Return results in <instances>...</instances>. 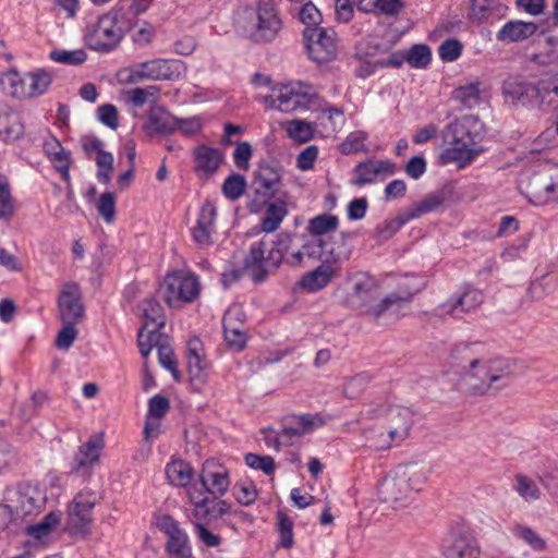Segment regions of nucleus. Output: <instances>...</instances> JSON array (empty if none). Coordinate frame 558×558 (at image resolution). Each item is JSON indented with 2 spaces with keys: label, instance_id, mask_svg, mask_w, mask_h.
Here are the masks:
<instances>
[{
  "label": "nucleus",
  "instance_id": "41",
  "mask_svg": "<svg viewBox=\"0 0 558 558\" xmlns=\"http://www.w3.org/2000/svg\"><path fill=\"white\" fill-rule=\"evenodd\" d=\"M324 424L325 421L318 415L303 414L293 416L291 425L286 427L290 436L301 437Z\"/></svg>",
  "mask_w": 558,
  "mask_h": 558
},
{
  "label": "nucleus",
  "instance_id": "39",
  "mask_svg": "<svg viewBox=\"0 0 558 558\" xmlns=\"http://www.w3.org/2000/svg\"><path fill=\"white\" fill-rule=\"evenodd\" d=\"M26 74L21 75L15 70L8 71L0 77L3 93L14 98H26Z\"/></svg>",
  "mask_w": 558,
  "mask_h": 558
},
{
  "label": "nucleus",
  "instance_id": "44",
  "mask_svg": "<svg viewBox=\"0 0 558 558\" xmlns=\"http://www.w3.org/2000/svg\"><path fill=\"white\" fill-rule=\"evenodd\" d=\"M223 336L227 344L235 350L241 351L246 345L247 335L244 325L236 322L222 320Z\"/></svg>",
  "mask_w": 558,
  "mask_h": 558
},
{
  "label": "nucleus",
  "instance_id": "38",
  "mask_svg": "<svg viewBox=\"0 0 558 558\" xmlns=\"http://www.w3.org/2000/svg\"><path fill=\"white\" fill-rule=\"evenodd\" d=\"M100 449L101 441L95 438H92L82 445L74 456L73 470L80 471L81 469L88 468L98 461Z\"/></svg>",
  "mask_w": 558,
  "mask_h": 558
},
{
  "label": "nucleus",
  "instance_id": "4",
  "mask_svg": "<svg viewBox=\"0 0 558 558\" xmlns=\"http://www.w3.org/2000/svg\"><path fill=\"white\" fill-rule=\"evenodd\" d=\"M429 472L428 466L418 462L398 465L379 482V500L395 510L409 507L426 484Z\"/></svg>",
  "mask_w": 558,
  "mask_h": 558
},
{
  "label": "nucleus",
  "instance_id": "46",
  "mask_svg": "<svg viewBox=\"0 0 558 558\" xmlns=\"http://www.w3.org/2000/svg\"><path fill=\"white\" fill-rule=\"evenodd\" d=\"M26 98L41 96L49 88L52 77L45 70L26 74Z\"/></svg>",
  "mask_w": 558,
  "mask_h": 558
},
{
  "label": "nucleus",
  "instance_id": "35",
  "mask_svg": "<svg viewBox=\"0 0 558 558\" xmlns=\"http://www.w3.org/2000/svg\"><path fill=\"white\" fill-rule=\"evenodd\" d=\"M365 445L374 450H387L397 445L385 424L374 425L363 432Z\"/></svg>",
  "mask_w": 558,
  "mask_h": 558
},
{
  "label": "nucleus",
  "instance_id": "20",
  "mask_svg": "<svg viewBox=\"0 0 558 558\" xmlns=\"http://www.w3.org/2000/svg\"><path fill=\"white\" fill-rule=\"evenodd\" d=\"M57 303L62 323H78L83 318L82 292L77 283H63Z\"/></svg>",
  "mask_w": 558,
  "mask_h": 558
},
{
  "label": "nucleus",
  "instance_id": "14",
  "mask_svg": "<svg viewBox=\"0 0 558 558\" xmlns=\"http://www.w3.org/2000/svg\"><path fill=\"white\" fill-rule=\"evenodd\" d=\"M143 327L138 331V348L144 357L150 353L153 341L162 338L159 330L165 326V315L161 305L153 300H145L143 303Z\"/></svg>",
  "mask_w": 558,
  "mask_h": 558
},
{
  "label": "nucleus",
  "instance_id": "48",
  "mask_svg": "<svg viewBox=\"0 0 558 558\" xmlns=\"http://www.w3.org/2000/svg\"><path fill=\"white\" fill-rule=\"evenodd\" d=\"M538 101L553 108H558V73L542 78L538 82Z\"/></svg>",
  "mask_w": 558,
  "mask_h": 558
},
{
  "label": "nucleus",
  "instance_id": "25",
  "mask_svg": "<svg viewBox=\"0 0 558 558\" xmlns=\"http://www.w3.org/2000/svg\"><path fill=\"white\" fill-rule=\"evenodd\" d=\"M216 217L215 205L209 201L205 202L199 209L196 225L192 229L193 240L198 246L206 247L213 244L211 235L215 232Z\"/></svg>",
  "mask_w": 558,
  "mask_h": 558
},
{
  "label": "nucleus",
  "instance_id": "55",
  "mask_svg": "<svg viewBox=\"0 0 558 558\" xmlns=\"http://www.w3.org/2000/svg\"><path fill=\"white\" fill-rule=\"evenodd\" d=\"M369 383V377L365 373L356 374L349 377L343 383L342 392L348 399H356L360 397Z\"/></svg>",
  "mask_w": 558,
  "mask_h": 558
},
{
  "label": "nucleus",
  "instance_id": "22",
  "mask_svg": "<svg viewBox=\"0 0 558 558\" xmlns=\"http://www.w3.org/2000/svg\"><path fill=\"white\" fill-rule=\"evenodd\" d=\"M199 477L203 487L213 496L225 495L230 486L228 470L215 460L204 463Z\"/></svg>",
  "mask_w": 558,
  "mask_h": 558
},
{
  "label": "nucleus",
  "instance_id": "29",
  "mask_svg": "<svg viewBox=\"0 0 558 558\" xmlns=\"http://www.w3.org/2000/svg\"><path fill=\"white\" fill-rule=\"evenodd\" d=\"M194 172L199 177L214 174L220 167L223 156L218 148L198 145L193 149Z\"/></svg>",
  "mask_w": 558,
  "mask_h": 558
},
{
  "label": "nucleus",
  "instance_id": "42",
  "mask_svg": "<svg viewBox=\"0 0 558 558\" xmlns=\"http://www.w3.org/2000/svg\"><path fill=\"white\" fill-rule=\"evenodd\" d=\"M513 490L526 502H534L542 497V490L537 483L525 474L514 476Z\"/></svg>",
  "mask_w": 558,
  "mask_h": 558
},
{
  "label": "nucleus",
  "instance_id": "6",
  "mask_svg": "<svg viewBox=\"0 0 558 558\" xmlns=\"http://www.w3.org/2000/svg\"><path fill=\"white\" fill-rule=\"evenodd\" d=\"M316 96L313 86L295 82L272 88L270 95L259 97L258 99L269 109L292 112L298 109H307Z\"/></svg>",
  "mask_w": 558,
  "mask_h": 558
},
{
  "label": "nucleus",
  "instance_id": "17",
  "mask_svg": "<svg viewBox=\"0 0 558 558\" xmlns=\"http://www.w3.org/2000/svg\"><path fill=\"white\" fill-rule=\"evenodd\" d=\"M484 302V294L481 290L464 286L461 291L453 293L446 301L437 306L439 315H448L460 319L465 314L473 313Z\"/></svg>",
  "mask_w": 558,
  "mask_h": 558
},
{
  "label": "nucleus",
  "instance_id": "31",
  "mask_svg": "<svg viewBox=\"0 0 558 558\" xmlns=\"http://www.w3.org/2000/svg\"><path fill=\"white\" fill-rule=\"evenodd\" d=\"M538 29L534 22L520 20L507 22L497 33V40L501 43H519L531 38Z\"/></svg>",
  "mask_w": 558,
  "mask_h": 558
},
{
  "label": "nucleus",
  "instance_id": "60",
  "mask_svg": "<svg viewBox=\"0 0 558 558\" xmlns=\"http://www.w3.org/2000/svg\"><path fill=\"white\" fill-rule=\"evenodd\" d=\"M430 49L426 45H414L405 51L407 62L413 68H425L430 62Z\"/></svg>",
  "mask_w": 558,
  "mask_h": 558
},
{
  "label": "nucleus",
  "instance_id": "61",
  "mask_svg": "<svg viewBox=\"0 0 558 558\" xmlns=\"http://www.w3.org/2000/svg\"><path fill=\"white\" fill-rule=\"evenodd\" d=\"M313 126L311 123L302 120L290 121L287 126L288 135L300 143H305L313 137Z\"/></svg>",
  "mask_w": 558,
  "mask_h": 558
},
{
  "label": "nucleus",
  "instance_id": "13",
  "mask_svg": "<svg viewBox=\"0 0 558 558\" xmlns=\"http://www.w3.org/2000/svg\"><path fill=\"white\" fill-rule=\"evenodd\" d=\"M304 40L310 58L317 63L333 60L338 52L336 32L332 28L306 27Z\"/></svg>",
  "mask_w": 558,
  "mask_h": 558
},
{
  "label": "nucleus",
  "instance_id": "49",
  "mask_svg": "<svg viewBox=\"0 0 558 558\" xmlns=\"http://www.w3.org/2000/svg\"><path fill=\"white\" fill-rule=\"evenodd\" d=\"M408 221H410V218L405 210L399 214L396 218L386 219L376 227L374 231V238L378 242H385L389 240Z\"/></svg>",
  "mask_w": 558,
  "mask_h": 558
},
{
  "label": "nucleus",
  "instance_id": "28",
  "mask_svg": "<svg viewBox=\"0 0 558 558\" xmlns=\"http://www.w3.org/2000/svg\"><path fill=\"white\" fill-rule=\"evenodd\" d=\"M396 170V163L389 160L372 159L360 162L354 169L356 173L354 185L363 186L367 183H373L380 175H392Z\"/></svg>",
  "mask_w": 558,
  "mask_h": 558
},
{
  "label": "nucleus",
  "instance_id": "1",
  "mask_svg": "<svg viewBox=\"0 0 558 558\" xmlns=\"http://www.w3.org/2000/svg\"><path fill=\"white\" fill-rule=\"evenodd\" d=\"M380 294L378 280L367 272L352 277V289L347 296L348 304L361 310L378 325H390L405 315V307L412 302L414 292H392L377 301Z\"/></svg>",
  "mask_w": 558,
  "mask_h": 558
},
{
  "label": "nucleus",
  "instance_id": "54",
  "mask_svg": "<svg viewBox=\"0 0 558 558\" xmlns=\"http://www.w3.org/2000/svg\"><path fill=\"white\" fill-rule=\"evenodd\" d=\"M444 202V197L438 194L427 195L424 199L405 210L410 220L424 214L436 210Z\"/></svg>",
  "mask_w": 558,
  "mask_h": 558
},
{
  "label": "nucleus",
  "instance_id": "21",
  "mask_svg": "<svg viewBox=\"0 0 558 558\" xmlns=\"http://www.w3.org/2000/svg\"><path fill=\"white\" fill-rule=\"evenodd\" d=\"M281 171L277 166L260 163L254 172L252 186L257 195L270 198L281 189Z\"/></svg>",
  "mask_w": 558,
  "mask_h": 558
},
{
  "label": "nucleus",
  "instance_id": "37",
  "mask_svg": "<svg viewBox=\"0 0 558 558\" xmlns=\"http://www.w3.org/2000/svg\"><path fill=\"white\" fill-rule=\"evenodd\" d=\"M502 5L499 0H472L469 17L474 23H482L500 14Z\"/></svg>",
  "mask_w": 558,
  "mask_h": 558
},
{
  "label": "nucleus",
  "instance_id": "62",
  "mask_svg": "<svg viewBox=\"0 0 558 558\" xmlns=\"http://www.w3.org/2000/svg\"><path fill=\"white\" fill-rule=\"evenodd\" d=\"M87 58L83 49L76 50H52L50 59L58 63L78 65L85 62Z\"/></svg>",
  "mask_w": 558,
  "mask_h": 558
},
{
  "label": "nucleus",
  "instance_id": "23",
  "mask_svg": "<svg viewBox=\"0 0 558 558\" xmlns=\"http://www.w3.org/2000/svg\"><path fill=\"white\" fill-rule=\"evenodd\" d=\"M501 89L505 98L513 104L521 102L522 105H527L534 99L538 100L539 96L538 83L533 84L522 76L508 77L504 81Z\"/></svg>",
  "mask_w": 558,
  "mask_h": 558
},
{
  "label": "nucleus",
  "instance_id": "56",
  "mask_svg": "<svg viewBox=\"0 0 558 558\" xmlns=\"http://www.w3.org/2000/svg\"><path fill=\"white\" fill-rule=\"evenodd\" d=\"M539 482L553 502L558 505V464H550L539 476Z\"/></svg>",
  "mask_w": 558,
  "mask_h": 558
},
{
  "label": "nucleus",
  "instance_id": "16",
  "mask_svg": "<svg viewBox=\"0 0 558 558\" xmlns=\"http://www.w3.org/2000/svg\"><path fill=\"white\" fill-rule=\"evenodd\" d=\"M123 37L122 28L114 15L101 16L97 24L86 35L87 46L98 52H109L114 49Z\"/></svg>",
  "mask_w": 558,
  "mask_h": 558
},
{
  "label": "nucleus",
  "instance_id": "7",
  "mask_svg": "<svg viewBox=\"0 0 558 558\" xmlns=\"http://www.w3.org/2000/svg\"><path fill=\"white\" fill-rule=\"evenodd\" d=\"M4 501L14 519L24 520L41 510L46 496L37 486L21 483L7 488Z\"/></svg>",
  "mask_w": 558,
  "mask_h": 558
},
{
  "label": "nucleus",
  "instance_id": "3",
  "mask_svg": "<svg viewBox=\"0 0 558 558\" xmlns=\"http://www.w3.org/2000/svg\"><path fill=\"white\" fill-rule=\"evenodd\" d=\"M484 136L485 126L477 117L470 114L456 119L444 129L447 147L440 155L441 161L464 168L484 151L480 145Z\"/></svg>",
  "mask_w": 558,
  "mask_h": 558
},
{
  "label": "nucleus",
  "instance_id": "47",
  "mask_svg": "<svg viewBox=\"0 0 558 558\" xmlns=\"http://www.w3.org/2000/svg\"><path fill=\"white\" fill-rule=\"evenodd\" d=\"M339 226V219L335 215L322 214L308 220L306 230L313 236L319 238L335 231Z\"/></svg>",
  "mask_w": 558,
  "mask_h": 558
},
{
  "label": "nucleus",
  "instance_id": "12",
  "mask_svg": "<svg viewBox=\"0 0 558 558\" xmlns=\"http://www.w3.org/2000/svg\"><path fill=\"white\" fill-rule=\"evenodd\" d=\"M99 496L92 489H82L68 506L66 529L73 534L86 535L93 523V509Z\"/></svg>",
  "mask_w": 558,
  "mask_h": 558
},
{
  "label": "nucleus",
  "instance_id": "11",
  "mask_svg": "<svg viewBox=\"0 0 558 558\" xmlns=\"http://www.w3.org/2000/svg\"><path fill=\"white\" fill-rule=\"evenodd\" d=\"M197 278L189 272L178 270L168 274L160 286V293L169 306H175L179 302H193L199 294Z\"/></svg>",
  "mask_w": 558,
  "mask_h": 558
},
{
  "label": "nucleus",
  "instance_id": "59",
  "mask_svg": "<svg viewBox=\"0 0 558 558\" xmlns=\"http://www.w3.org/2000/svg\"><path fill=\"white\" fill-rule=\"evenodd\" d=\"M14 214V206L7 177L0 174V218L9 219Z\"/></svg>",
  "mask_w": 558,
  "mask_h": 558
},
{
  "label": "nucleus",
  "instance_id": "10",
  "mask_svg": "<svg viewBox=\"0 0 558 558\" xmlns=\"http://www.w3.org/2000/svg\"><path fill=\"white\" fill-rule=\"evenodd\" d=\"M154 524L167 536L165 551L169 558H192L190 537L173 517L158 512L154 515Z\"/></svg>",
  "mask_w": 558,
  "mask_h": 558
},
{
  "label": "nucleus",
  "instance_id": "57",
  "mask_svg": "<svg viewBox=\"0 0 558 558\" xmlns=\"http://www.w3.org/2000/svg\"><path fill=\"white\" fill-rule=\"evenodd\" d=\"M246 181L241 174L229 175L222 184V193L230 201L239 199L245 192Z\"/></svg>",
  "mask_w": 558,
  "mask_h": 558
},
{
  "label": "nucleus",
  "instance_id": "63",
  "mask_svg": "<svg viewBox=\"0 0 558 558\" xmlns=\"http://www.w3.org/2000/svg\"><path fill=\"white\" fill-rule=\"evenodd\" d=\"M277 520L280 545L284 548H290L293 545V522L282 511H278Z\"/></svg>",
  "mask_w": 558,
  "mask_h": 558
},
{
  "label": "nucleus",
  "instance_id": "9",
  "mask_svg": "<svg viewBox=\"0 0 558 558\" xmlns=\"http://www.w3.org/2000/svg\"><path fill=\"white\" fill-rule=\"evenodd\" d=\"M526 197L535 204H544L558 196V163L545 162L524 182Z\"/></svg>",
  "mask_w": 558,
  "mask_h": 558
},
{
  "label": "nucleus",
  "instance_id": "45",
  "mask_svg": "<svg viewBox=\"0 0 558 558\" xmlns=\"http://www.w3.org/2000/svg\"><path fill=\"white\" fill-rule=\"evenodd\" d=\"M202 342L193 338L187 343V369L191 379H198L205 369V361L202 355Z\"/></svg>",
  "mask_w": 558,
  "mask_h": 558
},
{
  "label": "nucleus",
  "instance_id": "15",
  "mask_svg": "<svg viewBox=\"0 0 558 558\" xmlns=\"http://www.w3.org/2000/svg\"><path fill=\"white\" fill-rule=\"evenodd\" d=\"M354 7L364 13L397 14L402 8L400 0H335L336 19L348 23L354 14Z\"/></svg>",
  "mask_w": 558,
  "mask_h": 558
},
{
  "label": "nucleus",
  "instance_id": "2",
  "mask_svg": "<svg viewBox=\"0 0 558 558\" xmlns=\"http://www.w3.org/2000/svg\"><path fill=\"white\" fill-rule=\"evenodd\" d=\"M302 235L280 233L276 241L265 239L252 245L244 259L243 272L254 282H262L282 263L292 267L303 266Z\"/></svg>",
  "mask_w": 558,
  "mask_h": 558
},
{
  "label": "nucleus",
  "instance_id": "36",
  "mask_svg": "<svg viewBox=\"0 0 558 558\" xmlns=\"http://www.w3.org/2000/svg\"><path fill=\"white\" fill-rule=\"evenodd\" d=\"M24 133L20 117L9 110L0 111V141L10 143L19 140Z\"/></svg>",
  "mask_w": 558,
  "mask_h": 558
},
{
  "label": "nucleus",
  "instance_id": "52",
  "mask_svg": "<svg viewBox=\"0 0 558 558\" xmlns=\"http://www.w3.org/2000/svg\"><path fill=\"white\" fill-rule=\"evenodd\" d=\"M157 347L158 349V360L161 366H163L166 369L170 371L173 378L177 381L181 380V375L177 368V361L174 359L173 351L171 347H169L166 343L161 342V338H156L153 341V348Z\"/></svg>",
  "mask_w": 558,
  "mask_h": 558
},
{
  "label": "nucleus",
  "instance_id": "34",
  "mask_svg": "<svg viewBox=\"0 0 558 558\" xmlns=\"http://www.w3.org/2000/svg\"><path fill=\"white\" fill-rule=\"evenodd\" d=\"M482 349L483 345L478 342H461L452 348L450 356L463 372H466L482 357L480 353Z\"/></svg>",
  "mask_w": 558,
  "mask_h": 558
},
{
  "label": "nucleus",
  "instance_id": "53",
  "mask_svg": "<svg viewBox=\"0 0 558 558\" xmlns=\"http://www.w3.org/2000/svg\"><path fill=\"white\" fill-rule=\"evenodd\" d=\"M287 215V209L284 204H270L265 211V215L262 219V229L265 232H272L277 230Z\"/></svg>",
  "mask_w": 558,
  "mask_h": 558
},
{
  "label": "nucleus",
  "instance_id": "8",
  "mask_svg": "<svg viewBox=\"0 0 558 558\" xmlns=\"http://www.w3.org/2000/svg\"><path fill=\"white\" fill-rule=\"evenodd\" d=\"M526 197L535 204H544L558 196V163L545 162L524 182Z\"/></svg>",
  "mask_w": 558,
  "mask_h": 558
},
{
  "label": "nucleus",
  "instance_id": "30",
  "mask_svg": "<svg viewBox=\"0 0 558 558\" xmlns=\"http://www.w3.org/2000/svg\"><path fill=\"white\" fill-rule=\"evenodd\" d=\"M441 555L444 558H475L480 556V547L473 537L457 534L444 543Z\"/></svg>",
  "mask_w": 558,
  "mask_h": 558
},
{
  "label": "nucleus",
  "instance_id": "51",
  "mask_svg": "<svg viewBox=\"0 0 558 558\" xmlns=\"http://www.w3.org/2000/svg\"><path fill=\"white\" fill-rule=\"evenodd\" d=\"M61 512L51 511L43 520L27 527V533L35 538H43L49 535L60 523Z\"/></svg>",
  "mask_w": 558,
  "mask_h": 558
},
{
  "label": "nucleus",
  "instance_id": "64",
  "mask_svg": "<svg viewBox=\"0 0 558 558\" xmlns=\"http://www.w3.org/2000/svg\"><path fill=\"white\" fill-rule=\"evenodd\" d=\"M96 165L98 167L97 179L104 184H108L111 180L113 170V156L107 151H100L96 157Z\"/></svg>",
  "mask_w": 558,
  "mask_h": 558
},
{
  "label": "nucleus",
  "instance_id": "40",
  "mask_svg": "<svg viewBox=\"0 0 558 558\" xmlns=\"http://www.w3.org/2000/svg\"><path fill=\"white\" fill-rule=\"evenodd\" d=\"M166 475L171 484L186 487L193 478L194 471L189 463L175 460L167 464Z\"/></svg>",
  "mask_w": 558,
  "mask_h": 558
},
{
  "label": "nucleus",
  "instance_id": "27",
  "mask_svg": "<svg viewBox=\"0 0 558 558\" xmlns=\"http://www.w3.org/2000/svg\"><path fill=\"white\" fill-rule=\"evenodd\" d=\"M384 424L390 436L399 445L409 437L413 425V414L409 409L395 407L387 412Z\"/></svg>",
  "mask_w": 558,
  "mask_h": 558
},
{
  "label": "nucleus",
  "instance_id": "58",
  "mask_svg": "<svg viewBox=\"0 0 558 558\" xmlns=\"http://www.w3.org/2000/svg\"><path fill=\"white\" fill-rule=\"evenodd\" d=\"M527 60L537 65H550L558 63V41L553 43V39H548V44L544 50L527 56Z\"/></svg>",
  "mask_w": 558,
  "mask_h": 558
},
{
  "label": "nucleus",
  "instance_id": "26",
  "mask_svg": "<svg viewBox=\"0 0 558 558\" xmlns=\"http://www.w3.org/2000/svg\"><path fill=\"white\" fill-rule=\"evenodd\" d=\"M463 381L469 392L486 395L490 392L489 360L483 357L463 373Z\"/></svg>",
  "mask_w": 558,
  "mask_h": 558
},
{
  "label": "nucleus",
  "instance_id": "19",
  "mask_svg": "<svg viewBox=\"0 0 558 558\" xmlns=\"http://www.w3.org/2000/svg\"><path fill=\"white\" fill-rule=\"evenodd\" d=\"M181 74V63L175 60L155 59L138 63L132 71V81L153 80L165 81L178 78Z\"/></svg>",
  "mask_w": 558,
  "mask_h": 558
},
{
  "label": "nucleus",
  "instance_id": "43",
  "mask_svg": "<svg viewBox=\"0 0 558 558\" xmlns=\"http://www.w3.org/2000/svg\"><path fill=\"white\" fill-rule=\"evenodd\" d=\"M47 154L53 163L54 169L61 174L65 182L70 181V151L64 149L59 142H54L51 147L47 145Z\"/></svg>",
  "mask_w": 558,
  "mask_h": 558
},
{
  "label": "nucleus",
  "instance_id": "32",
  "mask_svg": "<svg viewBox=\"0 0 558 558\" xmlns=\"http://www.w3.org/2000/svg\"><path fill=\"white\" fill-rule=\"evenodd\" d=\"M489 374L490 391L500 390L507 387L510 379L515 375V363L501 357L490 359Z\"/></svg>",
  "mask_w": 558,
  "mask_h": 558
},
{
  "label": "nucleus",
  "instance_id": "18",
  "mask_svg": "<svg viewBox=\"0 0 558 558\" xmlns=\"http://www.w3.org/2000/svg\"><path fill=\"white\" fill-rule=\"evenodd\" d=\"M303 263L308 259H320L327 264H337L349 259L350 250L344 245L335 247L333 244L322 238H307L302 235L301 240Z\"/></svg>",
  "mask_w": 558,
  "mask_h": 558
},
{
  "label": "nucleus",
  "instance_id": "33",
  "mask_svg": "<svg viewBox=\"0 0 558 558\" xmlns=\"http://www.w3.org/2000/svg\"><path fill=\"white\" fill-rule=\"evenodd\" d=\"M333 276L335 269L330 264L324 263L314 270L306 272L302 277L300 286L308 292H316L324 289Z\"/></svg>",
  "mask_w": 558,
  "mask_h": 558
},
{
  "label": "nucleus",
  "instance_id": "50",
  "mask_svg": "<svg viewBox=\"0 0 558 558\" xmlns=\"http://www.w3.org/2000/svg\"><path fill=\"white\" fill-rule=\"evenodd\" d=\"M452 99L463 108H474L480 104L481 99L480 84L472 83L456 88L452 93Z\"/></svg>",
  "mask_w": 558,
  "mask_h": 558
},
{
  "label": "nucleus",
  "instance_id": "24",
  "mask_svg": "<svg viewBox=\"0 0 558 558\" xmlns=\"http://www.w3.org/2000/svg\"><path fill=\"white\" fill-rule=\"evenodd\" d=\"M177 129L178 118L162 106L151 107L143 125V130L148 136L169 135Z\"/></svg>",
  "mask_w": 558,
  "mask_h": 558
},
{
  "label": "nucleus",
  "instance_id": "5",
  "mask_svg": "<svg viewBox=\"0 0 558 558\" xmlns=\"http://www.w3.org/2000/svg\"><path fill=\"white\" fill-rule=\"evenodd\" d=\"M282 27L274 0H258L245 26L248 38L255 44L272 41Z\"/></svg>",
  "mask_w": 558,
  "mask_h": 558
}]
</instances>
